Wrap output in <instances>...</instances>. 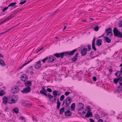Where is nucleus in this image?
Wrapping results in <instances>:
<instances>
[{"label":"nucleus","mask_w":122,"mask_h":122,"mask_svg":"<svg viewBox=\"0 0 122 122\" xmlns=\"http://www.w3.org/2000/svg\"><path fill=\"white\" fill-rule=\"evenodd\" d=\"M54 97V95L52 96L51 95L48 94V98H49V101H50L51 103H54L56 102L54 101V99L51 100L52 98L53 97Z\"/></svg>","instance_id":"nucleus-16"},{"label":"nucleus","mask_w":122,"mask_h":122,"mask_svg":"<svg viewBox=\"0 0 122 122\" xmlns=\"http://www.w3.org/2000/svg\"><path fill=\"white\" fill-rule=\"evenodd\" d=\"M65 98V96L64 95H61L60 98V101H62Z\"/></svg>","instance_id":"nucleus-39"},{"label":"nucleus","mask_w":122,"mask_h":122,"mask_svg":"<svg viewBox=\"0 0 122 122\" xmlns=\"http://www.w3.org/2000/svg\"><path fill=\"white\" fill-rule=\"evenodd\" d=\"M118 25L119 27H122V20H120L118 23Z\"/></svg>","instance_id":"nucleus-33"},{"label":"nucleus","mask_w":122,"mask_h":122,"mask_svg":"<svg viewBox=\"0 0 122 122\" xmlns=\"http://www.w3.org/2000/svg\"><path fill=\"white\" fill-rule=\"evenodd\" d=\"M77 50V49H75L72 51L62 52L60 53H56L54 54V55L57 58L60 57L61 59L63 58L64 56H67L73 55Z\"/></svg>","instance_id":"nucleus-1"},{"label":"nucleus","mask_w":122,"mask_h":122,"mask_svg":"<svg viewBox=\"0 0 122 122\" xmlns=\"http://www.w3.org/2000/svg\"><path fill=\"white\" fill-rule=\"evenodd\" d=\"M33 67L32 66H30V67L28 68L27 69V71H26L27 72H29V71H32L33 70Z\"/></svg>","instance_id":"nucleus-34"},{"label":"nucleus","mask_w":122,"mask_h":122,"mask_svg":"<svg viewBox=\"0 0 122 122\" xmlns=\"http://www.w3.org/2000/svg\"><path fill=\"white\" fill-rule=\"evenodd\" d=\"M84 107H81L79 108L78 111V113L81 115H83L82 112L83 110Z\"/></svg>","instance_id":"nucleus-25"},{"label":"nucleus","mask_w":122,"mask_h":122,"mask_svg":"<svg viewBox=\"0 0 122 122\" xmlns=\"http://www.w3.org/2000/svg\"><path fill=\"white\" fill-rule=\"evenodd\" d=\"M79 107H84L83 106V105L82 104V103H79V105L78 106Z\"/></svg>","instance_id":"nucleus-40"},{"label":"nucleus","mask_w":122,"mask_h":122,"mask_svg":"<svg viewBox=\"0 0 122 122\" xmlns=\"http://www.w3.org/2000/svg\"><path fill=\"white\" fill-rule=\"evenodd\" d=\"M122 74V72L120 70V71H117V72L115 73V75L117 77L120 76Z\"/></svg>","instance_id":"nucleus-24"},{"label":"nucleus","mask_w":122,"mask_h":122,"mask_svg":"<svg viewBox=\"0 0 122 122\" xmlns=\"http://www.w3.org/2000/svg\"><path fill=\"white\" fill-rule=\"evenodd\" d=\"M26 1V0H24V1H22L21 2H20L19 4L20 5H22L24 4Z\"/></svg>","instance_id":"nucleus-47"},{"label":"nucleus","mask_w":122,"mask_h":122,"mask_svg":"<svg viewBox=\"0 0 122 122\" xmlns=\"http://www.w3.org/2000/svg\"><path fill=\"white\" fill-rule=\"evenodd\" d=\"M33 60V59H31L30 60L28 61L27 62H26V63H25V64L26 65L27 64H28L29 63H30V62H31V61H32Z\"/></svg>","instance_id":"nucleus-44"},{"label":"nucleus","mask_w":122,"mask_h":122,"mask_svg":"<svg viewBox=\"0 0 122 122\" xmlns=\"http://www.w3.org/2000/svg\"><path fill=\"white\" fill-rule=\"evenodd\" d=\"M0 64L2 66H3L5 65V63L4 61L2 60H0Z\"/></svg>","instance_id":"nucleus-32"},{"label":"nucleus","mask_w":122,"mask_h":122,"mask_svg":"<svg viewBox=\"0 0 122 122\" xmlns=\"http://www.w3.org/2000/svg\"><path fill=\"white\" fill-rule=\"evenodd\" d=\"M41 61H39L36 63V64L34 66V67L36 69H39L41 66V64L40 63Z\"/></svg>","instance_id":"nucleus-15"},{"label":"nucleus","mask_w":122,"mask_h":122,"mask_svg":"<svg viewBox=\"0 0 122 122\" xmlns=\"http://www.w3.org/2000/svg\"><path fill=\"white\" fill-rule=\"evenodd\" d=\"M86 21V20H81L82 22H85Z\"/></svg>","instance_id":"nucleus-64"},{"label":"nucleus","mask_w":122,"mask_h":122,"mask_svg":"<svg viewBox=\"0 0 122 122\" xmlns=\"http://www.w3.org/2000/svg\"><path fill=\"white\" fill-rule=\"evenodd\" d=\"M57 109H59L60 108V106L61 103L59 101H57Z\"/></svg>","instance_id":"nucleus-30"},{"label":"nucleus","mask_w":122,"mask_h":122,"mask_svg":"<svg viewBox=\"0 0 122 122\" xmlns=\"http://www.w3.org/2000/svg\"><path fill=\"white\" fill-rule=\"evenodd\" d=\"M13 14H12L9 16H8L7 17H6V18L4 19L5 21H6L11 19L13 17Z\"/></svg>","instance_id":"nucleus-26"},{"label":"nucleus","mask_w":122,"mask_h":122,"mask_svg":"<svg viewBox=\"0 0 122 122\" xmlns=\"http://www.w3.org/2000/svg\"><path fill=\"white\" fill-rule=\"evenodd\" d=\"M93 52L92 51H91L90 55V56H91L93 55Z\"/></svg>","instance_id":"nucleus-56"},{"label":"nucleus","mask_w":122,"mask_h":122,"mask_svg":"<svg viewBox=\"0 0 122 122\" xmlns=\"http://www.w3.org/2000/svg\"><path fill=\"white\" fill-rule=\"evenodd\" d=\"M87 51H89L91 49V45H87Z\"/></svg>","instance_id":"nucleus-38"},{"label":"nucleus","mask_w":122,"mask_h":122,"mask_svg":"<svg viewBox=\"0 0 122 122\" xmlns=\"http://www.w3.org/2000/svg\"><path fill=\"white\" fill-rule=\"evenodd\" d=\"M92 112H91V111L88 110L85 115V117L87 118L89 117L90 116L91 117L92 116Z\"/></svg>","instance_id":"nucleus-21"},{"label":"nucleus","mask_w":122,"mask_h":122,"mask_svg":"<svg viewBox=\"0 0 122 122\" xmlns=\"http://www.w3.org/2000/svg\"><path fill=\"white\" fill-rule=\"evenodd\" d=\"M86 107L87 109H89V110L90 111L91 108L90 106H86Z\"/></svg>","instance_id":"nucleus-50"},{"label":"nucleus","mask_w":122,"mask_h":122,"mask_svg":"<svg viewBox=\"0 0 122 122\" xmlns=\"http://www.w3.org/2000/svg\"><path fill=\"white\" fill-rule=\"evenodd\" d=\"M122 90V87L120 86H118L117 87V91L119 92H120Z\"/></svg>","instance_id":"nucleus-31"},{"label":"nucleus","mask_w":122,"mask_h":122,"mask_svg":"<svg viewBox=\"0 0 122 122\" xmlns=\"http://www.w3.org/2000/svg\"><path fill=\"white\" fill-rule=\"evenodd\" d=\"M96 38L95 37L93 38L92 41V49L95 51H96L97 49L95 46V42Z\"/></svg>","instance_id":"nucleus-14"},{"label":"nucleus","mask_w":122,"mask_h":122,"mask_svg":"<svg viewBox=\"0 0 122 122\" xmlns=\"http://www.w3.org/2000/svg\"><path fill=\"white\" fill-rule=\"evenodd\" d=\"M102 40L101 39H98L97 40L96 43L97 45L98 46H101L102 45Z\"/></svg>","instance_id":"nucleus-20"},{"label":"nucleus","mask_w":122,"mask_h":122,"mask_svg":"<svg viewBox=\"0 0 122 122\" xmlns=\"http://www.w3.org/2000/svg\"><path fill=\"white\" fill-rule=\"evenodd\" d=\"M47 62L48 63L53 62L56 58L54 56H50L48 57H47Z\"/></svg>","instance_id":"nucleus-8"},{"label":"nucleus","mask_w":122,"mask_h":122,"mask_svg":"<svg viewBox=\"0 0 122 122\" xmlns=\"http://www.w3.org/2000/svg\"><path fill=\"white\" fill-rule=\"evenodd\" d=\"M109 71L110 73L112 72V70L111 69H109Z\"/></svg>","instance_id":"nucleus-59"},{"label":"nucleus","mask_w":122,"mask_h":122,"mask_svg":"<svg viewBox=\"0 0 122 122\" xmlns=\"http://www.w3.org/2000/svg\"><path fill=\"white\" fill-rule=\"evenodd\" d=\"M31 90V88L29 86H28L24 88L21 92L23 93H27L29 92Z\"/></svg>","instance_id":"nucleus-6"},{"label":"nucleus","mask_w":122,"mask_h":122,"mask_svg":"<svg viewBox=\"0 0 122 122\" xmlns=\"http://www.w3.org/2000/svg\"><path fill=\"white\" fill-rule=\"evenodd\" d=\"M122 81H119V85L121 86H122Z\"/></svg>","instance_id":"nucleus-58"},{"label":"nucleus","mask_w":122,"mask_h":122,"mask_svg":"<svg viewBox=\"0 0 122 122\" xmlns=\"http://www.w3.org/2000/svg\"><path fill=\"white\" fill-rule=\"evenodd\" d=\"M83 115H84L86 113V112L83 111L82 112Z\"/></svg>","instance_id":"nucleus-60"},{"label":"nucleus","mask_w":122,"mask_h":122,"mask_svg":"<svg viewBox=\"0 0 122 122\" xmlns=\"http://www.w3.org/2000/svg\"><path fill=\"white\" fill-rule=\"evenodd\" d=\"M52 93L54 97H56L57 95H61V92L60 91H57L55 90L53 91Z\"/></svg>","instance_id":"nucleus-10"},{"label":"nucleus","mask_w":122,"mask_h":122,"mask_svg":"<svg viewBox=\"0 0 122 122\" xmlns=\"http://www.w3.org/2000/svg\"><path fill=\"white\" fill-rule=\"evenodd\" d=\"M66 108V107H64L61 108L59 111V113L60 114H62L63 113V112H65L64 111V109Z\"/></svg>","instance_id":"nucleus-27"},{"label":"nucleus","mask_w":122,"mask_h":122,"mask_svg":"<svg viewBox=\"0 0 122 122\" xmlns=\"http://www.w3.org/2000/svg\"><path fill=\"white\" fill-rule=\"evenodd\" d=\"M30 74L31 75H32L33 74V73H34L33 72V71H30Z\"/></svg>","instance_id":"nucleus-61"},{"label":"nucleus","mask_w":122,"mask_h":122,"mask_svg":"<svg viewBox=\"0 0 122 122\" xmlns=\"http://www.w3.org/2000/svg\"><path fill=\"white\" fill-rule=\"evenodd\" d=\"M119 81L118 78H115L113 81V82L114 83L116 84Z\"/></svg>","instance_id":"nucleus-36"},{"label":"nucleus","mask_w":122,"mask_h":122,"mask_svg":"<svg viewBox=\"0 0 122 122\" xmlns=\"http://www.w3.org/2000/svg\"><path fill=\"white\" fill-rule=\"evenodd\" d=\"M16 2H14L13 3H11L10 4L8 5V7H11L12 8L11 9H12L13 8H15L17 7V6H15V4H16Z\"/></svg>","instance_id":"nucleus-22"},{"label":"nucleus","mask_w":122,"mask_h":122,"mask_svg":"<svg viewBox=\"0 0 122 122\" xmlns=\"http://www.w3.org/2000/svg\"><path fill=\"white\" fill-rule=\"evenodd\" d=\"M113 32L114 36L122 38V33L118 30L115 27L114 28Z\"/></svg>","instance_id":"nucleus-3"},{"label":"nucleus","mask_w":122,"mask_h":122,"mask_svg":"<svg viewBox=\"0 0 122 122\" xmlns=\"http://www.w3.org/2000/svg\"><path fill=\"white\" fill-rule=\"evenodd\" d=\"M8 7V6L6 7H5L4 9L2 11L3 12H4V11H5V10H7L8 8V7Z\"/></svg>","instance_id":"nucleus-48"},{"label":"nucleus","mask_w":122,"mask_h":122,"mask_svg":"<svg viewBox=\"0 0 122 122\" xmlns=\"http://www.w3.org/2000/svg\"><path fill=\"white\" fill-rule=\"evenodd\" d=\"M19 91V89L18 87L14 86L10 90V92L12 93H15Z\"/></svg>","instance_id":"nucleus-7"},{"label":"nucleus","mask_w":122,"mask_h":122,"mask_svg":"<svg viewBox=\"0 0 122 122\" xmlns=\"http://www.w3.org/2000/svg\"><path fill=\"white\" fill-rule=\"evenodd\" d=\"M72 101V98L70 97H68L66 99L65 103L66 104L65 107H70L69 105Z\"/></svg>","instance_id":"nucleus-5"},{"label":"nucleus","mask_w":122,"mask_h":122,"mask_svg":"<svg viewBox=\"0 0 122 122\" xmlns=\"http://www.w3.org/2000/svg\"><path fill=\"white\" fill-rule=\"evenodd\" d=\"M75 103H73L72 104L71 106V111H73L74 110L75 108Z\"/></svg>","instance_id":"nucleus-29"},{"label":"nucleus","mask_w":122,"mask_h":122,"mask_svg":"<svg viewBox=\"0 0 122 122\" xmlns=\"http://www.w3.org/2000/svg\"><path fill=\"white\" fill-rule=\"evenodd\" d=\"M47 57H46L45 58L43 59L42 61L44 63H45V62L46 61H47Z\"/></svg>","instance_id":"nucleus-45"},{"label":"nucleus","mask_w":122,"mask_h":122,"mask_svg":"<svg viewBox=\"0 0 122 122\" xmlns=\"http://www.w3.org/2000/svg\"><path fill=\"white\" fill-rule=\"evenodd\" d=\"M65 103V100H64L63 101V103H62V106H63L64 105V104Z\"/></svg>","instance_id":"nucleus-63"},{"label":"nucleus","mask_w":122,"mask_h":122,"mask_svg":"<svg viewBox=\"0 0 122 122\" xmlns=\"http://www.w3.org/2000/svg\"><path fill=\"white\" fill-rule=\"evenodd\" d=\"M5 22V21L4 20H3L1 21L0 22V25H1L3 23H4Z\"/></svg>","instance_id":"nucleus-57"},{"label":"nucleus","mask_w":122,"mask_h":122,"mask_svg":"<svg viewBox=\"0 0 122 122\" xmlns=\"http://www.w3.org/2000/svg\"><path fill=\"white\" fill-rule=\"evenodd\" d=\"M70 92H66L65 93V95L66 96H68L70 94Z\"/></svg>","instance_id":"nucleus-46"},{"label":"nucleus","mask_w":122,"mask_h":122,"mask_svg":"<svg viewBox=\"0 0 122 122\" xmlns=\"http://www.w3.org/2000/svg\"><path fill=\"white\" fill-rule=\"evenodd\" d=\"M42 90H41L39 92L40 94H43L46 96H48V94L50 95L49 93L47 94H46L47 91H48L49 92H51L52 91V90L50 88H48L46 90L45 87L42 86Z\"/></svg>","instance_id":"nucleus-2"},{"label":"nucleus","mask_w":122,"mask_h":122,"mask_svg":"<svg viewBox=\"0 0 122 122\" xmlns=\"http://www.w3.org/2000/svg\"><path fill=\"white\" fill-rule=\"evenodd\" d=\"M82 13V12L81 11H78V13L79 14H81Z\"/></svg>","instance_id":"nucleus-62"},{"label":"nucleus","mask_w":122,"mask_h":122,"mask_svg":"<svg viewBox=\"0 0 122 122\" xmlns=\"http://www.w3.org/2000/svg\"><path fill=\"white\" fill-rule=\"evenodd\" d=\"M103 120L101 119H99L97 122H103Z\"/></svg>","instance_id":"nucleus-52"},{"label":"nucleus","mask_w":122,"mask_h":122,"mask_svg":"<svg viewBox=\"0 0 122 122\" xmlns=\"http://www.w3.org/2000/svg\"><path fill=\"white\" fill-rule=\"evenodd\" d=\"M28 77L26 75H23L20 78V80L24 81H25L27 79Z\"/></svg>","instance_id":"nucleus-17"},{"label":"nucleus","mask_w":122,"mask_h":122,"mask_svg":"<svg viewBox=\"0 0 122 122\" xmlns=\"http://www.w3.org/2000/svg\"><path fill=\"white\" fill-rule=\"evenodd\" d=\"M93 80V81H96L97 80L96 77L95 76H94L92 78Z\"/></svg>","instance_id":"nucleus-49"},{"label":"nucleus","mask_w":122,"mask_h":122,"mask_svg":"<svg viewBox=\"0 0 122 122\" xmlns=\"http://www.w3.org/2000/svg\"><path fill=\"white\" fill-rule=\"evenodd\" d=\"M24 105L27 106V107H30L31 106L32 104L31 103H23Z\"/></svg>","instance_id":"nucleus-35"},{"label":"nucleus","mask_w":122,"mask_h":122,"mask_svg":"<svg viewBox=\"0 0 122 122\" xmlns=\"http://www.w3.org/2000/svg\"><path fill=\"white\" fill-rule=\"evenodd\" d=\"M79 54L78 52H77L75 56L71 58V61L72 62H74L76 61L77 59V57Z\"/></svg>","instance_id":"nucleus-12"},{"label":"nucleus","mask_w":122,"mask_h":122,"mask_svg":"<svg viewBox=\"0 0 122 122\" xmlns=\"http://www.w3.org/2000/svg\"><path fill=\"white\" fill-rule=\"evenodd\" d=\"M43 48V47H42L41 48L39 49L38 50H37V51H36V53H38L39 51H41Z\"/></svg>","instance_id":"nucleus-42"},{"label":"nucleus","mask_w":122,"mask_h":122,"mask_svg":"<svg viewBox=\"0 0 122 122\" xmlns=\"http://www.w3.org/2000/svg\"><path fill=\"white\" fill-rule=\"evenodd\" d=\"M117 78L119 81H122V77H120Z\"/></svg>","instance_id":"nucleus-51"},{"label":"nucleus","mask_w":122,"mask_h":122,"mask_svg":"<svg viewBox=\"0 0 122 122\" xmlns=\"http://www.w3.org/2000/svg\"><path fill=\"white\" fill-rule=\"evenodd\" d=\"M25 84L27 87L29 86L30 87L31 85V81H27L25 83Z\"/></svg>","instance_id":"nucleus-18"},{"label":"nucleus","mask_w":122,"mask_h":122,"mask_svg":"<svg viewBox=\"0 0 122 122\" xmlns=\"http://www.w3.org/2000/svg\"><path fill=\"white\" fill-rule=\"evenodd\" d=\"M112 29L111 28H109L105 30V33H107L106 35L107 36L109 35L110 34H111L110 36H112Z\"/></svg>","instance_id":"nucleus-11"},{"label":"nucleus","mask_w":122,"mask_h":122,"mask_svg":"<svg viewBox=\"0 0 122 122\" xmlns=\"http://www.w3.org/2000/svg\"><path fill=\"white\" fill-rule=\"evenodd\" d=\"M104 41H105L106 42L108 43H110L111 42V40L108 37L106 36L104 37Z\"/></svg>","instance_id":"nucleus-23"},{"label":"nucleus","mask_w":122,"mask_h":122,"mask_svg":"<svg viewBox=\"0 0 122 122\" xmlns=\"http://www.w3.org/2000/svg\"><path fill=\"white\" fill-rule=\"evenodd\" d=\"M3 103L5 104H6L8 102L7 101L8 99V98L6 97H3Z\"/></svg>","instance_id":"nucleus-19"},{"label":"nucleus","mask_w":122,"mask_h":122,"mask_svg":"<svg viewBox=\"0 0 122 122\" xmlns=\"http://www.w3.org/2000/svg\"><path fill=\"white\" fill-rule=\"evenodd\" d=\"M98 29L99 27L98 26H95L94 28V30L96 31H97L98 30Z\"/></svg>","instance_id":"nucleus-37"},{"label":"nucleus","mask_w":122,"mask_h":122,"mask_svg":"<svg viewBox=\"0 0 122 122\" xmlns=\"http://www.w3.org/2000/svg\"><path fill=\"white\" fill-rule=\"evenodd\" d=\"M89 121L90 122H95L94 120L93 119L91 118L89 119Z\"/></svg>","instance_id":"nucleus-55"},{"label":"nucleus","mask_w":122,"mask_h":122,"mask_svg":"<svg viewBox=\"0 0 122 122\" xmlns=\"http://www.w3.org/2000/svg\"><path fill=\"white\" fill-rule=\"evenodd\" d=\"M3 92L2 91H0V96H2L4 94Z\"/></svg>","instance_id":"nucleus-43"},{"label":"nucleus","mask_w":122,"mask_h":122,"mask_svg":"<svg viewBox=\"0 0 122 122\" xmlns=\"http://www.w3.org/2000/svg\"><path fill=\"white\" fill-rule=\"evenodd\" d=\"M17 98V96L16 95L10 96L8 97V99L10 102H9L10 103H15L16 102Z\"/></svg>","instance_id":"nucleus-4"},{"label":"nucleus","mask_w":122,"mask_h":122,"mask_svg":"<svg viewBox=\"0 0 122 122\" xmlns=\"http://www.w3.org/2000/svg\"><path fill=\"white\" fill-rule=\"evenodd\" d=\"M20 119L21 120H22L25 119V117H20Z\"/></svg>","instance_id":"nucleus-53"},{"label":"nucleus","mask_w":122,"mask_h":122,"mask_svg":"<svg viewBox=\"0 0 122 122\" xmlns=\"http://www.w3.org/2000/svg\"><path fill=\"white\" fill-rule=\"evenodd\" d=\"M12 111H13L15 113L17 114L19 112L18 109L17 107H15L13 109Z\"/></svg>","instance_id":"nucleus-28"},{"label":"nucleus","mask_w":122,"mask_h":122,"mask_svg":"<svg viewBox=\"0 0 122 122\" xmlns=\"http://www.w3.org/2000/svg\"><path fill=\"white\" fill-rule=\"evenodd\" d=\"M97 118V119H98L99 118H100V117L97 114L96 115V116H95Z\"/></svg>","instance_id":"nucleus-54"},{"label":"nucleus","mask_w":122,"mask_h":122,"mask_svg":"<svg viewBox=\"0 0 122 122\" xmlns=\"http://www.w3.org/2000/svg\"><path fill=\"white\" fill-rule=\"evenodd\" d=\"M67 108V110L65 112V115L66 116H69L71 115V112L69 110L70 109V107Z\"/></svg>","instance_id":"nucleus-13"},{"label":"nucleus","mask_w":122,"mask_h":122,"mask_svg":"<svg viewBox=\"0 0 122 122\" xmlns=\"http://www.w3.org/2000/svg\"><path fill=\"white\" fill-rule=\"evenodd\" d=\"M25 63L23 64H22L21 66H20L19 68V69H21L24 66H25Z\"/></svg>","instance_id":"nucleus-41"},{"label":"nucleus","mask_w":122,"mask_h":122,"mask_svg":"<svg viewBox=\"0 0 122 122\" xmlns=\"http://www.w3.org/2000/svg\"><path fill=\"white\" fill-rule=\"evenodd\" d=\"M81 56H84L86 55L87 53V48H84L83 49H81Z\"/></svg>","instance_id":"nucleus-9"}]
</instances>
